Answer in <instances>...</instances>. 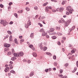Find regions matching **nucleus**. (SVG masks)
I'll return each mask as SVG.
<instances>
[{
    "mask_svg": "<svg viewBox=\"0 0 78 78\" xmlns=\"http://www.w3.org/2000/svg\"><path fill=\"white\" fill-rule=\"evenodd\" d=\"M13 55L16 57H19V56H23V52L21 51L20 52V53H14Z\"/></svg>",
    "mask_w": 78,
    "mask_h": 78,
    "instance_id": "obj_1",
    "label": "nucleus"
},
{
    "mask_svg": "<svg viewBox=\"0 0 78 78\" xmlns=\"http://www.w3.org/2000/svg\"><path fill=\"white\" fill-rule=\"evenodd\" d=\"M0 23L3 25L4 27H5L7 25V22L5 20L4 21L3 20H1Z\"/></svg>",
    "mask_w": 78,
    "mask_h": 78,
    "instance_id": "obj_2",
    "label": "nucleus"
},
{
    "mask_svg": "<svg viewBox=\"0 0 78 78\" xmlns=\"http://www.w3.org/2000/svg\"><path fill=\"white\" fill-rule=\"evenodd\" d=\"M70 23V21L68 20L65 22L64 25L65 27H68L69 23Z\"/></svg>",
    "mask_w": 78,
    "mask_h": 78,
    "instance_id": "obj_3",
    "label": "nucleus"
},
{
    "mask_svg": "<svg viewBox=\"0 0 78 78\" xmlns=\"http://www.w3.org/2000/svg\"><path fill=\"white\" fill-rule=\"evenodd\" d=\"M66 10L69 12L70 14H72V11H73V9H69L68 7H66Z\"/></svg>",
    "mask_w": 78,
    "mask_h": 78,
    "instance_id": "obj_4",
    "label": "nucleus"
},
{
    "mask_svg": "<svg viewBox=\"0 0 78 78\" xmlns=\"http://www.w3.org/2000/svg\"><path fill=\"white\" fill-rule=\"evenodd\" d=\"M4 46L5 47H7V48H8L11 46V45L9 44H8L7 43L4 44Z\"/></svg>",
    "mask_w": 78,
    "mask_h": 78,
    "instance_id": "obj_5",
    "label": "nucleus"
},
{
    "mask_svg": "<svg viewBox=\"0 0 78 78\" xmlns=\"http://www.w3.org/2000/svg\"><path fill=\"white\" fill-rule=\"evenodd\" d=\"M8 65H5V66L6 67V68H5V72H7L8 71V70H9V68L8 67Z\"/></svg>",
    "mask_w": 78,
    "mask_h": 78,
    "instance_id": "obj_6",
    "label": "nucleus"
},
{
    "mask_svg": "<svg viewBox=\"0 0 78 78\" xmlns=\"http://www.w3.org/2000/svg\"><path fill=\"white\" fill-rule=\"evenodd\" d=\"M45 11L46 12L49 11V8L48 6H47L46 8H45Z\"/></svg>",
    "mask_w": 78,
    "mask_h": 78,
    "instance_id": "obj_7",
    "label": "nucleus"
},
{
    "mask_svg": "<svg viewBox=\"0 0 78 78\" xmlns=\"http://www.w3.org/2000/svg\"><path fill=\"white\" fill-rule=\"evenodd\" d=\"M27 25L30 26V25H31V21H30V20H29L27 22Z\"/></svg>",
    "mask_w": 78,
    "mask_h": 78,
    "instance_id": "obj_8",
    "label": "nucleus"
},
{
    "mask_svg": "<svg viewBox=\"0 0 78 78\" xmlns=\"http://www.w3.org/2000/svg\"><path fill=\"white\" fill-rule=\"evenodd\" d=\"M55 30V29L53 28H51L50 29V31H48V33H50V32H53V31H54Z\"/></svg>",
    "mask_w": 78,
    "mask_h": 78,
    "instance_id": "obj_9",
    "label": "nucleus"
},
{
    "mask_svg": "<svg viewBox=\"0 0 78 78\" xmlns=\"http://www.w3.org/2000/svg\"><path fill=\"white\" fill-rule=\"evenodd\" d=\"M47 33H45V31H43L42 32V36H45L47 35Z\"/></svg>",
    "mask_w": 78,
    "mask_h": 78,
    "instance_id": "obj_10",
    "label": "nucleus"
},
{
    "mask_svg": "<svg viewBox=\"0 0 78 78\" xmlns=\"http://www.w3.org/2000/svg\"><path fill=\"white\" fill-rule=\"evenodd\" d=\"M34 75V72L33 71H32L31 73H30L29 75V76L30 77H31V76H33Z\"/></svg>",
    "mask_w": 78,
    "mask_h": 78,
    "instance_id": "obj_11",
    "label": "nucleus"
},
{
    "mask_svg": "<svg viewBox=\"0 0 78 78\" xmlns=\"http://www.w3.org/2000/svg\"><path fill=\"white\" fill-rule=\"evenodd\" d=\"M33 55L34 57H36L37 56V54L36 52H33Z\"/></svg>",
    "mask_w": 78,
    "mask_h": 78,
    "instance_id": "obj_12",
    "label": "nucleus"
},
{
    "mask_svg": "<svg viewBox=\"0 0 78 78\" xmlns=\"http://www.w3.org/2000/svg\"><path fill=\"white\" fill-rule=\"evenodd\" d=\"M74 58V55H73L71 57V59L72 60V61H75V59Z\"/></svg>",
    "mask_w": 78,
    "mask_h": 78,
    "instance_id": "obj_13",
    "label": "nucleus"
},
{
    "mask_svg": "<svg viewBox=\"0 0 78 78\" xmlns=\"http://www.w3.org/2000/svg\"><path fill=\"white\" fill-rule=\"evenodd\" d=\"M63 9H64V8L61 7L59 9V11H60V12H62L63 11Z\"/></svg>",
    "mask_w": 78,
    "mask_h": 78,
    "instance_id": "obj_14",
    "label": "nucleus"
},
{
    "mask_svg": "<svg viewBox=\"0 0 78 78\" xmlns=\"http://www.w3.org/2000/svg\"><path fill=\"white\" fill-rule=\"evenodd\" d=\"M25 27L26 28H28L29 27V26L27 25V24H25Z\"/></svg>",
    "mask_w": 78,
    "mask_h": 78,
    "instance_id": "obj_15",
    "label": "nucleus"
},
{
    "mask_svg": "<svg viewBox=\"0 0 78 78\" xmlns=\"http://www.w3.org/2000/svg\"><path fill=\"white\" fill-rule=\"evenodd\" d=\"M30 36L31 37V38L34 37V34L31 33Z\"/></svg>",
    "mask_w": 78,
    "mask_h": 78,
    "instance_id": "obj_16",
    "label": "nucleus"
},
{
    "mask_svg": "<svg viewBox=\"0 0 78 78\" xmlns=\"http://www.w3.org/2000/svg\"><path fill=\"white\" fill-rule=\"evenodd\" d=\"M12 35H10L9 37V41H12Z\"/></svg>",
    "mask_w": 78,
    "mask_h": 78,
    "instance_id": "obj_17",
    "label": "nucleus"
},
{
    "mask_svg": "<svg viewBox=\"0 0 78 78\" xmlns=\"http://www.w3.org/2000/svg\"><path fill=\"white\" fill-rule=\"evenodd\" d=\"M22 12H23V10H19V11H17L18 13H19L20 14H21L22 13Z\"/></svg>",
    "mask_w": 78,
    "mask_h": 78,
    "instance_id": "obj_18",
    "label": "nucleus"
},
{
    "mask_svg": "<svg viewBox=\"0 0 78 78\" xmlns=\"http://www.w3.org/2000/svg\"><path fill=\"white\" fill-rule=\"evenodd\" d=\"M56 29L57 31H59L60 30V27H56Z\"/></svg>",
    "mask_w": 78,
    "mask_h": 78,
    "instance_id": "obj_19",
    "label": "nucleus"
},
{
    "mask_svg": "<svg viewBox=\"0 0 78 78\" xmlns=\"http://www.w3.org/2000/svg\"><path fill=\"white\" fill-rule=\"evenodd\" d=\"M77 69V68L76 67H74V69L72 71L73 73H74V72H75V71Z\"/></svg>",
    "mask_w": 78,
    "mask_h": 78,
    "instance_id": "obj_20",
    "label": "nucleus"
},
{
    "mask_svg": "<svg viewBox=\"0 0 78 78\" xmlns=\"http://www.w3.org/2000/svg\"><path fill=\"white\" fill-rule=\"evenodd\" d=\"M9 66L10 67V69H12L13 68V67H12V64H9Z\"/></svg>",
    "mask_w": 78,
    "mask_h": 78,
    "instance_id": "obj_21",
    "label": "nucleus"
},
{
    "mask_svg": "<svg viewBox=\"0 0 78 78\" xmlns=\"http://www.w3.org/2000/svg\"><path fill=\"white\" fill-rule=\"evenodd\" d=\"M14 41H15V42L16 44H18V42H17V39L16 38L15 39Z\"/></svg>",
    "mask_w": 78,
    "mask_h": 78,
    "instance_id": "obj_22",
    "label": "nucleus"
},
{
    "mask_svg": "<svg viewBox=\"0 0 78 78\" xmlns=\"http://www.w3.org/2000/svg\"><path fill=\"white\" fill-rule=\"evenodd\" d=\"M51 38L53 39H56L57 38V37L55 36H53L51 37Z\"/></svg>",
    "mask_w": 78,
    "mask_h": 78,
    "instance_id": "obj_23",
    "label": "nucleus"
},
{
    "mask_svg": "<svg viewBox=\"0 0 78 78\" xmlns=\"http://www.w3.org/2000/svg\"><path fill=\"white\" fill-rule=\"evenodd\" d=\"M75 26H73V29H71L70 30L69 29V31H72V30H74V28H75Z\"/></svg>",
    "mask_w": 78,
    "mask_h": 78,
    "instance_id": "obj_24",
    "label": "nucleus"
},
{
    "mask_svg": "<svg viewBox=\"0 0 78 78\" xmlns=\"http://www.w3.org/2000/svg\"><path fill=\"white\" fill-rule=\"evenodd\" d=\"M47 49V48L46 47H44L43 48V50L44 51H46Z\"/></svg>",
    "mask_w": 78,
    "mask_h": 78,
    "instance_id": "obj_25",
    "label": "nucleus"
},
{
    "mask_svg": "<svg viewBox=\"0 0 78 78\" xmlns=\"http://www.w3.org/2000/svg\"><path fill=\"white\" fill-rule=\"evenodd\" d=\"M25 9H26L27 11H29L30 10V8H29L28 7H27Z\"/></svg>",
    "mask_w": 78,
    "mask_h": 78,
    "instance_id": "obj_26",
    "label": "nucleus"
},
{
    "mask_svg": "<svg viewBox=\"0 0 78 78\" xmlns=\"http://www.w3.org/2000/svg\"><path fill=\"white\" fill-rule=\"evenodd\" d=\"M57 34L58 36H62V34L61 33H58Z\"/></svg>",
    "mask_w": 78,
    "mask_h": 78,
    "instance_id": "obj_27",
    "label": "nucleus"
},
{
    "mask_svg": "<svg viewBox=\"0 0 78 78\" xmlns=\"http://www.w3.org/2000/svg\"><path fill=\"white\" fill-rule=\"evenodd\" d=\"M7 32L9 34H12V33L11 32V31L9 30Z\"/></svg>",
    "mask_w": 78,
    "mask_h": 78,
    "instance_id": "obj_28",
    "label": "nucleus"
},
{
    "mask_svg": "<svg viewBox=\"0 0 78 78\" xmlns=\"http://www.w3.org/2000/svg\"><path fill=\"white\" fill-rule=\"evenodd\" d=\"M8 50H9V49L8 48H5L4 49L5 51H8Z\"/></svg>",
    "mask_w": 78,
    "mask_h": 78,
    "instance_id": "obj_29",
    "label": "nucleus"
},
{
    "mask_svg": "<svg viewBox=\"0 0 78 78\" xmlns=\"http://www.w3.org/2000/svg\"><path fill=\"white\" fill-rule=\"evenodd\" d=\"M14 15L15 17H16V18H17L18 17V16L17 15V14L15 13L14 14Z\"/></svg>",
    "mask_w": 78,
    "mask_h": 78,
    "instance_id": "obj_30",
    "label": "nucleus"
},
{
    "mask_svg": "<svg viewBox=\"0 0 78 78\" xmlns=\"http://www.w3.org/2000/svg\"><path fill=\"white\" fill-rule=\"evenodd\" d=\"M38 24L39 25H40V27H42V26H43L42 25L41 23H38Z\"/></svg>",
    "mask_w": 78,
    "mask_h": 78,
    "instance_id": "obj_31",
    "label": "nucleus"
},
{
    "mask_svg": "<svg viewBox=\"0 0 78 78\" xmlns=\"http://www.w3.org/2000/svg\"><path fill=\"white\" fill-rule=\"evenodd\" d=\"M34 9H35V10H37V8H38L37 7V6H35L34 7Z\"/></svg>",
    "mask_w": 78,
    "mask_h": 78,
    "instance_id": "obj_32",
    "label": "nucleus"
},
{
    "mask_svg": "<svg viewBox=\"0 0 78 78\" xmlns=\"http://www.w3.org/2000/svg\"><path fill=\"white\" fill-rule=\"evenodd\" d=\"M29 46V47L30 48H33V45L32 44H30Z\"/></svg>",
    "mask_w": 78,
    "mask_h": 78,
    "instance_id": "obj_33",
    "label": "nucleus"
},
{
    "mask_svg": "<svg viewBox=\"0 0 78 78\" xmlns=\"http://www.w3.org/2000/svg\"><path fill=\"white\" fill-rule=\"evenodd\" d=\"M7 55H11V52L9 51L8 52Z\"/></svg>",
    "mask_w": 78,
    "mask_h": 78,
    "instance_id": "obj_34",
    "label": "nucleus"
},
{
    "mask_svg": "<svg viewBox=\"0 0 78 78\" xmlns=\"http://www.w3.org/2000/svg\"><path fill=\"white\" fill-rule=\"evenodd\" d=\"M10 73H15V71L14 70H12L10 72Z\"/></svg>",
    "mask_w": 78,
    "mask_h": 78,
    "instance_id": "obj_35",
    "label": "nucleus"
},
{
    "mask_svg": "<svg viewBox=\"0 0 78 78\" xmlns=\"http://www.w3.org/2000/svg\"><path fill=\"white\" fill-rule=\"evenodd\" d=\"M66 3V1H63L62 3V5H64Z\"/></svg>",
    "mask_w": 78,
    "mask_h": 78,
    "instance_id": "obj_36",
    "label": "nucleus"
},
{
    "mask_svg": "<svg viewBox=\"0 0 78 78\" xmlns=\"http://www.w3.org/2000/svg\"><path fill=\"white\" fill-rule=\"evenodd\" d=\"M44 31L43 29H41L39 31L40 32H43Z\"/></svg>",
    "mask_w": 78,
    "mask_h": 78,
    "instance_id": "obj_37",
    "label": "nucleus"
},
{
    "mask_svg": "<svg viewBox=\"0 0 78 78\" xmlns=\"http://www.w3.org/2000/svg\"><path fill=\"white\" fill-rule=\"evenodd\" d=\"M48 3V2H46V3H44L43 5V6H46V5H47Z\"/></svg>",
    "mask_w": 78,
    "mask_h": 78,
    "instance_id": "obj_38",
    "label": "nucleus"
},
{
    "mask_svg": "<svg viewBox=\"0 0 78 78\" xmlns=\"http://www.w3.org/2000/svg\"><path fill=\"white\" fill-rule=\"evenodd\" d=\"M53 58L54 59H56V55H54L53 57Z\"/></svg>",
    "mask_w": 78,
    "mask_h": 78,
    "instance_id": "obj_39",
    "label": "nucleus"
},
{
    "mask_svg": "<svg viewBox=\"0 0 78 78\" xmlns=\"http://www.w3.org/2000/svg\"><path fill=\"white\" fill-rule=\"evenodd\" d=\"M62 39H63V41H66V37H63Z\"/></svg>",
    "mask_w": 78,
    "mask_h": 78,
    "instance_id": "obj_40",
    "label": "nucleus"
},
{
    "mask_svg": "<svg viewBox=\"0 0 78 78\" xmlns=\"http://www.w3.org/2000/svg\"><path fill=\"white\" fill-rule=\"evenodd\" d=\"M64 66L65 67H67V66H69V64H68V63H66L65 65Z\"/></svg>",
    "mask_w": 78,
    "mask_h": 78,
    "instance_id": "obj_41",
    "label": "nucleus"
},
{
    "mask_svg": "<svg viewBox=\"0 0 78 78\" xmlns=\"http://www.w3.org/2000/svg\"><path fill=\"white\" fill-rule=\"evenodd\" d=\"M56 34V33L55 32H54L53 33L51 34V35H54V34Z\"/></svg>",
    "mask_w": 78,
    "mask_h": 78,
    "instance_id": "obj_42",
    "label": "nucleus"
},
{
    "mask_svg": "<svg viewBox=\"0 0 78 78\" xmlns=\"http://www.w3.org/2000/svg\"><path fill=\"white\" fill-rule=\"evenodd\" d=\"M59 71H60V73H62V72H63V71L62 70V69H60Z\"/></svg>",
    "mask_w": 78,
    "mask_h": 78,
    "instance_id": "obj_43",
    "label": "nucleus"
},
{
    "mask_svg": "<svg viewBox=\"0 0 78 78\" xmlns=\"http://www.w3.org/2000/svg\"><path fill=\"white\" fill-rule=\"evenodd\" d=\"M15 51H14V49H12V53H14Z\"/></svg>",
    "mask_w": 78,
    "mask_h": 78,
    "instance_id": "obj_44",
    "label": "nucleus"
},
{
    "mask_svg": "<svg viewBox=\"0 0 78 78\" xmlns=\"http://www.w3.org/2000/svg\"><path fill=\"white\" fill-rule=\"evenodd\" d=\"M20 41L21 42H23L24 41V39H21Z\"/></svg>",
    "mask_w": 78,
    "mask_h": 78,
    "instance_id": "obj_45",
    "label": "nucleus"
},
{
    "mask_svg": "<svg viewBox=\"0 0 78 78\" xmlns=\"http://www.w3.org/2000/svg\"><path fill=\"white\" fill-rule=\"evenodd\" d=\"M0 7H1V8H3V5H2V4H0Z\"/></svg>",
    "mask_w": 78,
    "mask_h": 78,
    "instance_id": "obj_46",
    "label": "nucleus"
},
{
    "mask_svg": "<svg viewBox=\"0 0 78 78\" xmlns=\"http://www.w3.org/2000/svg\"><path fill=\"white\" fill-rule=\"evenodd\" d=\"M27 62L28 64H30L31 62V60H29L27 61Z\"/></svg>",
    "mask_w": 78,
    "mask_h": 78,
    "instance_id": "obj_47",
    "label": "nucleus"
},
{
    "mask_svg": "<svg viewBox=\"0 0 78 78\" xmlns=\"http://www.w3.org/2000/svg\"><path fill=\"white\" fill-rule=\"evenodd\" d=\"M45 16H42L41 17V19H45Z\"/></svg>",
    "mask_w": 78,
    "mask_h": 78,
    "instance_id": "obj_48",
    "label": "nucleus"
},
{
    "mask_svg": "<svg viewBox=\"0 0 78 78\" xmlns=\"http://www.w3.org/2000/svg\"><path fill=\"white\" fill-rule=\"evenodd\" d=\"M39 47L40 48L41 47H42V44H39Z\"/></svg>",
    "mask_w": 78,
    "mask_h": 78,
    "instance_id": "obj_49",
    "label": "nucleus"
},
{
    "mask_svg": "<svg viewBox=\"0 0 78 78\" xmlns=\"http://www.w3.org/2000/svg\"><path fill=\"white\" fill-rule=\"evenodd\" d=\"M57 44L58 45H61V43H60V42L59 41H58V42L57 43Z\"/></svg>",
    "mask_w": 78,
    "mask_h": 78,
    "instance_id": "obj_50",
    "label": "nucleus"
},
{
    "mask_svg": "<svg viewBox=\"0 0 78 78\" xmlns=\"http://www.w3.org/2000/svg\"><path fill=\"white\" fill-rule=\"evenodd\" d=\"M12 3L11 2H10L9 4V6H11V5H12Z\"/></svg>",
    "mask_w": 78,
    "mask_h": 78,
    "instance_id": "obj_51",
    "label": "nucleus"
},
{
    "mask_svg": "<svg viewBox=\"0 0 78 78\" xmlns=\"http://www.w3.org/2000/svg\"><path fill=\"white\" fill-rule=\"evenodd\" d=\"M48 69H45V72H48Z\"/></svg>",
    "mask_w": 78,
    "mask_h": 78,
    "instance_id": "obj_52",
    "label": "nucleus"
},
{
    "mask_svg": "<svg viewBox=\"0 0 78 78\" xmlns=\"http://www.w3.org/2000/svg\"><path fill=\"white\" fill-rule=\"evenodd\" d=\"M54 64L55 66H57V62H54Z\"/></svg>",
    "mask_w": 78,
    "mask_h": 78,
    "instance_id": "obj_53",
    "label": "nucleus"
},
{
    "mask_svg": "<svg viewBox=\"0 0 78 78\" xmlns=\"http://www.w3.org/2000/svg\"><path fill=\"white\" fill-rule=\"evenodd\" d=\"M62 21V23H64V20L63 19H62V20H61Z\"/></svg>",
    "mask_w": 78,
    "mask_h": 78,
    "instance_id": "obj_54",
    "label": "nucleus"
},
{
    "mask_svg": "<svg viewBox=\"0 0 78 78\" xmlns=\"http://www.w3.org/2000/svg\"><path fill=\"white\" fill-rule=\"evenodd\" d=\"M13 23V22L12 21H11L10 22L9 24L10 25H12Z\"/></svg>",
    "mask_w": 78,
    "mask_h": 78,
    "instance_id": "obj_55",
    "label": "nucleus"
},
{
    "mask_svg": "<svg viewBox=\"0 0 78 78\" xmlns=\"http://www.w3.org/2000/svg\"><path fill=\"white\" fill-rule=\"evenodd\" d=\"M52 11L53 12H56V10L54 9L52 10Z\"/></svg>",
    "mask_w": 78,
    "mask_h": 78,
    "instance_id": "obj_56",
    "label": "nucleus"
},
{
    "mask_svg": "<svg viewBox=\"0 0 78 78\" xmlns=\"http://www.w3.org/2000/svg\"><path fill=\"white\" fill-rule=\"evenodd\" d=\"M76 66L78 67V61L76 62Z\"/></svg>",
    "mask_w": 78,
    "mask_h": 78,
    "instance_id": "obj_57",
    "label": "nucleus"
},
{
    "mask_svg": "<svg viewBox=\"0 0 78 78\" xmlns=\"http://www.w3.org/2000/svg\"><path fill=\"white\" fill-rule=\"evenodd\" d=\"M40 48H41V50H42L44 49V48H43V47L42 46L41 47H40Z\"/></svg>",
    "mask_w": 78,
    "mask_h": 78,
    "instance_id": "obj_58",
    "label": "nucleus"
},
{
    "mask_svg": "<svg viewBox=\"0 0 78 78\" xmlns=\"http://www.w3.org/2000/svg\"><path fill=\"white\" fill-rule=\"evenodd\" d=\"M71 52L72 53H75V51H74V50H72L71 51Z\"/></svg>",
    "mask_w": 78,
    "mask_h": 78,
    "instance_id": "obj_59",
    "label": "nucleus"
},
{
    "mask_svg": "<svg viewBox=\"0 0 78 78\" xmlns=\"http://www.w3.org/2000/svg\"><path fill=\"white\" fill-rule=\"evenodd\" d=\"M46 37H47V38H49V36H48V35H46Z\"/></svg>",
    "mask_w": 78,
    "mask_h": 78,
    "instance_id": "obj_60",
    "label": "nucleus"
},
{
    "mask_svg": "<svg viewBox=\"0 0 78 78\" xmlns=\"http://www.w3.org/2000/svg\"><path fill=\"white\" fill-rule=\"evenodd\" d=\"M23 62H27V60H26L25 59H24L23 60Z\"/></svg>",
    "mask_w": 78,
    "mask_h": 78,
    "instance_id": "obj_61",
    "label": "nucleus"
},
{
    "mask_svg": "<svg viewBox=\"0 0 78 78\" xmlns=\"http://www.w3.org/2000/svg\"><path fill=\"white\" fill-rule=\"evenodd\" d=\"M13 58L14 59V60H15V59H16V57H15V56L13 57Z\"/></svg>",
    "mask_w": 78,
    "mask_h": 78,
    "instance_id": "obj_62",
    "label": "nucleus"
},
{
    "mask_svg": "<svg viewBox=\"0 0 78 78\" xmlns=\"http://www.w3.org/2000/svg\"><path fill=\"white\" fill-rule=\"evenodd\" d=\"M46 54L47 55H50V52H46Z\"/></svg>",
    "mask_w": 78,
    "mask_h": 78,
    "instance_id": "obj_63",
    "label": "nucleus"
},
{
    "mask_svg": "<svg viewBox=\"0 0 78 78\" xmlns=\"http://www.w3.org/2000/svg\"><path fill=\"white\" fill-rule=\"evenodd\" d=\"M63 78H67V77L66 76H63Z\"/></svg>",
    "mask_w": 78,
    "mask_h": 78,
    "instance_id": "obj_64",
    "label": "nucleus"
}]
</instances>
